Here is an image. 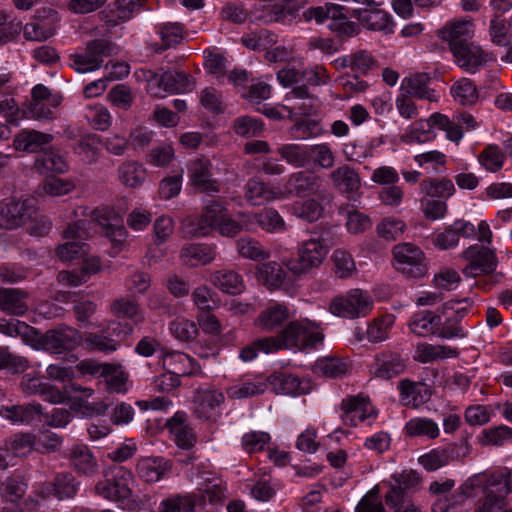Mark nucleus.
<instances>
[{
	"instance_id": "35",
	"label": "nucleus",
	"mask_w": 512,
	"mask_h": 512,
	"mask_svg": "<svg viewBox=\"0 0 512 512\" xmlns=\"http://www.w3.org/2000/svg\"><path fill=\"white\" fill-rule=\"evenodd\" d=\"M53 140L51 134L39 132L36 130L23 131L14 139V147L18 151L37 152L43 145Z\"/></svg>"
},
{
	"instance_id": "56",
	"label": "nucleus",
	"mask_w": 512,
	"mask_h": 512,
	"mask_svg": "<svg viewBox=\"0 0 512 512\" xmlns=\"http://www.w3.org/2000/svg\"><path fill=\"white\" fill-rule=\"evenodd\" d=\"M224 400L225 397L222 392L209 389L198 390L194 397L195 403L204 415L214 411Z\"/></svg>"
},
{
	"instance_id": "2",
	"label": "nucleus",
	"mask_w": 512,
	"mask_h": 512,
	"mask_svg": "<svg viewBox=\"0 0 512 512\" xmlns=\"http://www.w3.org/2000/svg\"><path fill=\"white\" fill-rule=\"evenodd\" d=\"M133 473L123 466L115 465L104 472V480L95 485V493L107 500L122 502L130 498Z\"/></svg>"
},
{
	"instance_id": "36",
	"label": "nucleus",
	"mask_w": 512,
	"mask_h": 512,
	"mask_svg": "<svg viewBox=\"0 0 512 512\" xmlns=\"http://www.w3.org/2000/svg\"><path fill=\"white\" fill-rule=\"evenodd\" d=\"M185 421V414L176 413L167 421V427L170 433L174 435L176 444L183 449H189L194 445L195 436L191 428L185 424Z\"/></svg>"
},
{
	"instance_id": "28",
	"label": "nucleus",
	"mask_w": 512,
	"mask_h": 512,
	"mask_svg": "<svg viewBox=\"0 0 512 512\" xmlns=\"http://www.w3.org/2000/svg\"><path fill=\"white\" fill-rule=\"evenodd\" d=\"M70 464L80 475L92 476L98 470L97 460L92 451L85 445H77L71 449Z\"/></svg>"
},
{
	"instance_id": "18",
	"label": "nucleus",
	"mask_w": 512,
	"mask_h": 512,
	"mask_svg": "<svg viewBox=\"0 0 512 512\" xmlns=\"http://www.w3.org/2000/svg\"><path fill=\"white\" fill-rule=\"evenodd\" d=\"M280 188L265 183L258 178H251L245 185V198L252 205H262L273 200H280Z\"/></svg>"
},
{
	"instance_id": "26",
	"label": "nucleus",
	"mask_w": 512,
	"mask_h": 512,
	"mask_svg": "<svg viewBox=\"0 0 512 512\" xmlns=\"http://www.w3.org/2000/svg\"><path fill=\"white\" fill-rule=\"evenodd\" d=\"M79 482L70 473H60L56 475L53 482L46 483L42 491L47 495H54L59 500L74 498L77 494Z\"/></svg>"
},
{
	"instance_id": "15",
	"label": "nucleus",
	"mask_w": 512,
	"mask_h": 512,
	"mask_svg": "<svg viewBox=\"0 0 512 512\" xmlns=\"http://www.w3.org/2000/svg\"><path fill=\"white\" fill-rule=\"evenodd\" d=\"M469 453V446L467 442H462L460 445L448 446L444 449H434L429 453L420 456L419 463L428 471L437 470L447 465L450 459L465 456Z\"/></svg>"
},
{
	"instance_id": "22",
	"label": "nucleus",
	"mask_w": 512,
	"mask_h": 512,
	"mask_svg": "<svg viewBox=\"0 0 512 512\" xmlns=\"http://www.w3.org/2000/svg\"><path fill=\"white\" fill-rule=\"evenodd\" d=\"M266 382L278 395L297 396L308 392V388L302 386L300 379L292 374L275 372L266 379Z\"/></svg>"
},
{
	"instance_id": "48",
	"label": "nucleus",
	"mask_w": 512,
	"mask_h": 512,
	"mask_svg": "<svg viewBox=\"0 0 512 512\" xmlns=\"http://www.w3.org/2000/svg\"><path fill=\"white\" fill-rule=\"evenodd\" d=\"M267 390V382L244 381L228 388L227 394L232 399H244L263 394Z\"/></svg>"
},
{
	"instance_id": "42",
	"label": "nucleus",
	"mask_w": 512,
	"mask_h": 512,
	"mask_svg": "<svg viewBox=\"0 0 512 512\" xmlns=\"http://www.w3.org/2000/svg\"><path fill=\"white\" fill-rule=\"evenodd\" d=\"M162 82H164V92L168 93H186L194 89L190 76L177 70L163 72Z\"/></svg>"
},
{
	"instance_id": "6",
	"label": "nucleus",
	"mask_w": 512,
	"mask_h": 512,
	"mask_svg": "<svg viewBox=\"0 0 512 512\" xmlns=\"http://www.w3.org/2000/svg\"><path fill=\"white\" fill-rule=\"evenodd\" d=\"M280 193L281 199L309 196L325 199L327 191L319 176L307 171H298L288 176Z\"/></svg>"
},
{
	"instance_id": "64",
	"label": "nucleus",
	"mask_w": 512,
	"mask_h": 512,
	"mask_svg": "<svg viewBox=\"0 0 512 512\" xmlns=\"http://www.w3.org/2000/svg\"><path fill=\"white\" fill-rule=\"evenodd\" d=\"M509 439H512V428L500 425L483 430L479 441L482 445L501 446Z\"/></svg>"
},
{
	"instance_id": "40",
	"label": "nucleus",
	"mask_w": 512,
	"mask_h": 512,
	"mask_svg": "<svg viewBox=\"0 0 512 512\" xmlns=\"http://www.w3.org/2000/svg\"><path fill=\"white\" fill-rule=\"evenodd\" d=\"M457 355V349L448 346L423 344L417 347L414 358L421 363H428L456 357Z\"/></svg>"
},
{
	"instance_id": "32",
	"label": "nucleus",
	"mask_w": 512,
	"mask_h": 512,
	"mask_svg": "<svg viewBox=\"0 0 512 512\" xmlns=\"http://www.w3.org/2000/svg\"><path fill=\"white\" fill-rule=\"evenodd\" d=\"M119 181L128 188L140 187L146 178V169L138 161L127 160L122 162L117 169Z\"/></svg>"
},
{
	"instance_id": "29",
	"label": "nucleus",
	"mask_w": 512,
	"mask_h": 512,
	"mask_svg": "<svg viewBox=\"0 0 512 512\" xmlns=\"http://www.w3.org/2000/svg\"><path fill=\"white\" fill-rule=\"evenodd\" d=\"M41 413L39 404L7 405L0 409V417L13 425H25L31 423Z\"/></svg>"
},
{
	"instance_id": "54",
	"label": "nucleus",
	"mask_w": 512,
	"mask_h": 512,
	"mask_svg": "<svg viewBox=\"0 0 512 512\" xmlns=\"http://www.w3.org/2000/svg\"><path fill=\"white\" fill-rule=\"evenodd\" d=\"M97 49L95 45H87L83 53L71 55L73 61L71 67L78 73H88L99 69L100 60L93 57L92 53Z\"/></svg>"
},
{
	"instance_id": "53",
	"label": "nucleus",
	"mask_w": 512,
	"mask_h": 512,
	"mask_svg": "<svg viewBox=\"0 0 512 512\" xmlns=\"http://www.w3.org/2000/svg\"><path fill=\"white\" fill-rule=\"evenodd\" d=\"M184 237L199 238L206 236L213 229L203 214L187 217L181 226Z\"/></svg>"
},
{
	"instance_id": "3",
	"label": "nucleus",
	"mask_w": 512,
	"mask_h": 512,
	"mask_svg": "<svg viewBox=\"0 0 512 512\" xmlns=\"http://www.w3.org/2000/svg\"><path fill=\"white\" fill-rule=\"evenodd\" d=\"M390 490L385 495L386 504L394 512H419L418 508L406 497V493L420 483L418 473L413 470L392 475Z\"/></svg>"
},
{
	"instance_id": "23",
	"label": "nucleus",
	"mask_w": 512,
	"mask_h": 512,
	"mask_svg": "<svg viewBox=\"0 0 512 512\" xmlns=\"http://www.w3.org/2000/svg\"><path fill=\"white\" fill-rule=\"evenodd\" d=\"M430 80L431 77L427 73H415L402 80L400 89L411 97L433 102L437 100V97L435 91L428 87Z\"/></svg>"
},
{
	"instance_id": "7",
	"label": "nucleus",
	"mask_w": 512,
	"mask_h": 512,
	"mask_svg": "<svg viewBox=\"0 0 512 512\" xmlns=\"http://www.w3.org/2000/svg\"><path fill=\"white\" fill-rule=\"evenodd\" d=\"M372 306L373 301L366 292L352 289L346 295L334 297L329 310L335 316L354 319L366 316Z\"/></svg>"
},
{
	"instance_id": "31",
	"label": "nucleus",
	"mask_w": 512,
	"mask_h": 512,
	"mask_svg": "<svg viewBox=\"0 0 512 512\" xmlns=\"http://www.w3.org/2000/svg\"><path fill=\"white\" fill-rule=\"evenodd\" d=\"M399 390L400 401L406 407L418 408L429 399L426 387L409 379L400 381Z\"/></svg>"
},
{
	"instance_id": "41",
	"label": "nucleus",
	"mask_w": 512,
	"mask_h": 512,
	"mask_svg": "<svg viewBox=\"0 0 512 512\" xmlns=\"http://www.w3.org/2000/svg\"><path fill=\"white\" fill-rule=\"evenodd\" d=\"M35 167L43 174L64 173L68 170L65 158L55 150H48L40 154L35 161Z\"/></svg>"
},
{
	"instance_id": "34",
	"label": "nucleus",
	"mask_w": 512,
	"mask_h": 512,
	"mask_svg": "<svg viewBox=\"0 0 512 512\" xmlns=\"http://www.w3.org/2000/svg\"><path fill=\"white\" fill-rule=\"evenodd\" d=\"M170 469L169 462L163 458H144L137 464V472L140 478L147 483L158 482Z\"/></svg>"
},
{
	"instance_id": "44",
	"label": "nucleus",
	"mask_w": 512,
	"mask_h": 512,
	"mask_svg": "<svg viewBox=\"0 0 512 512\" xmlns=\"http://www.w3.org/2000/svg\"><path fill=\"white\" fill-rule=\"evenodd\" d=\"M435 138L434 130L427 119H420L411 124L406 133L400 137V141L405 144H421Z\"/></svg>"
},
{
	"instance_id": "17",
	"label": "nucleus",
	"mask_w": 512,
	"mask_h": 512,
	"mask_svg": "<svg viewBox=\"0 0 512 512\" xmlns=\"http://www.w3.org/2000/svg\"><path fill=\"white\" fill-rule=\"evenodd\" d=\"M407 361L399 353L391 351L382 352L375 358L373 373L378 378L391 379L406 370Z\"/></svg>"
},
{
	"instance_id": "12",
	"label": "nucleus",
	"mask_w": 512,
	"mask_h": 512,
	"mask_svg": "<svg viewBox=\"0 0 512 512\" xmlns=\"http://www.w3.org/2000/svg\"><path fill=\"white\" fill-rule=\"evenodd\" d=\"M456 65L468 73H475L491 59L488 53L473 42L457 43L451 50Z\"/></svg>"
},
{
	"instance_id": "24",
	"label": "nucleus",
	"mask_w": 512,
	"mask_h": 512,
	"mask_svg": "<svg viewBox=\"0 0 512 512\" xmlns=\"http://www.w3.org/2000/svg\"><path fill=\"white\" fill-rule=\"evenodd\" d=\"M216 255L214 247L202 243L186 244L180 251L183 264L191 267L210 264L215 260Z\"/></svg>"
},
{
	"instance_id": "8",
	"label": "nucleus",
	"mask_w": 512,
	"mask_h": 512,
	"mask_svg": "<svg viewBox=\"0 0 512 512\" xmlns=\"http://www.w3.org/2000/svg\"><path fill=\"white\" fill-rule=\"evenodd\" d=\"M396 269L408 278H422L428 272L423 251L412 243H401L393 248Z\"/></svg>"
},
{
	"instance_id": "16",
	"label": "nucleus",
	"mask_w": 512,
	"mask_h": 512,
	"mask_svg": "<svg viewBox=\"0 0 512 512\" xmlns=\"http://www.w3.org/2000/svg\"><path fill=\"white\" fill-rule=\"evenodd\" d=\"M44 12L46 15H38L25 25L23 30L25 39L31 41H45L54 35L58 15L53 10Z\"/></svg>"
},
{
	"instance_id": "57",
	"label": "nucleus",
	"mask_w": 512,
	"mask_h": 512,
	"mask_svg": "<svg viewBox=\"0 0 512 512\" xmlns=\"http://www.w3.org/2000/svg\"><path fill=\"white\" fill-rule=\"evenodd\" d=\"M175 158V150L170 143H161L149 150L146 162L157 167H167Z\"/></svg>"
},
{
	"instance_id": "49",
	"label": "nucleus",
	"mask_w": 512,
	"mask_h": 512,
	"mask_svg": "<svg viewBox=\"0 0 512 512\" xmlns=\"http://www.w3.org/2000/svg\"><path fill=\"white\" fill-rule=\"evenodd\" d=\"M236 247L238 253L247 259L253 261H263L269 258V252L256 239L243 237L237 240Z\"/></svg>"
},
{
	"instance_id": "51",
	"label": "nucleus",
	"mask_w": 512,
	"mask_h": 512,
	"mask_svg": "<svg viewBox=\"0 0 512 512\" xmlns=\"http://www.w3.org/2000/svg\"><path fill=\"white\" fill-rule=\"evenodd\" d=\"M194 305L201 311L210 312L219 306L217 293L207 285H199L191 294Z\"/></svg>"
},
{
	"instance_id": "5",
	"label": "nucleus",
	"mask_w": 512,
	"mask_h": 512,
	"mask_svg": "<svg viewBox=\"0 0 512 512\" xmlns=\"http://www.w3.org/2000/svg\"><path fill=\"white\" fill-rule=\"evenodd\" d=\"M328 249L318 238H309L298 246L297 256L287 261L286 266L294 275L309 273L324 261Z\"/></svg>"
},
{
	"instance_id": "50",
	"label": "nucleus",
	"mask_w": 512,
	"mask_h": 512,
	"mask_svg": "<svg viewBox=\"0 0 512 512\" xmlns=\"http://www.w3.org/2000/svg\"><path fill=\"white\" fill-rule=\"evenodd\" d=\"M111 312L118 318H127L134 322H142L144 315L139 305L130 299L119 298L112 302Z\"/></svg>"
},
{
	"instance_id": "1",
	"label": "nucleus",
	"mask_w": 512,
	"mask_h": 512,
	"mask_svg": "<svg viewBox=\"0 0 512 512\" xmlns=\"http://www.w3.org/2000/svg\"><path fill=\"white\" fill-rule=\"evenodd\" d=\"M323 338L319 324L303 319L289 322L276 336H271V340H265V345L276 352L283 349L301 351L314 348Z\"/></svg>"
},
{
	"instance_id": "4",
	"label": "nucleus",
	"mask_w": 512,
	"mask_h": 512,
	"mask_svg": "<svg viewBox=\"0 0 512 512\" xmlns=\"http://www.w3.org/2000/svg\"><path fill=\"white\" fill-rule=\"evenodd\" d=\"M133 328L127 323L110 321L99 332L86 333L84 341L91 350L111 353L118 350L122 341L132 334Z\"/></svg>"
},
{
	"instance_id": "14",
	"label": "nucleus",
	"mask_w": 512,
	"mask_h": 512,
	"mask_svg": "<svg viewBox=\"0 0 512 512\" xmlns=\"http://www.w3.org/2000/svg\"><path fill=\"white\" fill-rule=\"evenodd\" d=\"M188 175L192 185L200 192L214 195L219 192L217 181L212 178L211 163L207 158H197L190 162Z\"/></svg>"
},
{
	"instance_id": "25",
	"label": "nucleus",
	"mask_w": 512,
	"mask_h": 512,
	"mask_svg": "<svg viewBox=\"0 0 512 512\" xmlns=\"http://www.w3.org/2000/svg\"><path fill=\"white\" fill-rule=\"evenodd\" d=\"M209 282L226 294L237 295L244 290L242 276L231 269H220L209 275Z\"/></svg>"
},
{
	"instance_id": "60",
	"label": "nucleus",
	"mask_w": 512,
	"mask_h": 512,
	"mask_svg": "<svg viewBox=\"0 0 512 512\" xmlns=\"http://www.w3.org/2000/svg\"><path fill=\"white\" fill-rule=\"evenodd\" d=\"M394 320L393 315H385L375 319L366 330L369 341L377 343L386 340Z\"/></svg>"
},
{
	"instance_id": "39",
	"label": "nucleus",
	"mask_w": 512,
	"mask_h": 512,
	"mask_svg": "<svg viewBox=\"0 0 512 512\" xmlns=\"http://www.w3.org/2000/svg\"><path fill=\"white\" fill-rule=\"evenodd\" d=\"M405 433L409 437H426L428 439H435L440 434L438 424L425 417H416L410 419L405 424Z\"/></svg>"
},
{
	"instance_id": "9",
	"label": "nucleus",
	"mask_w": 512,
	"mask_h": 512,
	"mask_svg": "<svg viewBox=\"0 0 512 512\" xmlns=\"http://www.w3.org/2000/svg\"><path fill=\"white\" fill-rule=\"evenodd\" d=\"M36 212L34 199L12 198L0 203V226L5 229H16L31 220Z\"/></svg>"
},
{
	"instance_id": "13",
	"label": "nucleus",
	"mask_w": 512,
	"mask_h": 512,
	"mask_svg": "<svg viewBox=\"0 0 512 512\" xmlns=\"http://www.w3.org/2000/svg\"><path fill=\"white\" fill-rule=\"evenodd\" d=\"M353 17L369 30L382 32L385 35L394 32V22L391 15L380 8V6L360 5L353 10Z\"/></svg>"
},
{
	"instance_id": "46",
	"label": "nucleus",
	"mask_w": 512,
	"mask_h": 512,
	"mask_svg": "<svg viewBox=\"0 0 512 512\" xmlns=\"http://www.w3.org/2000/svg\"><path fill=\"white\" fill-rule=\"evenodd\" d=\"M322 204L314 198H309L305 201H295L291 206L292 213L305 221L315 222L323 214Z\"/></svg>"
},
{
	"instance_id": "30",
	"label": "nucleus",
	"mask_w": 512,
	"mask_h": 512,
	"mask_svg": "<svg viewBox=\"0 0 512 512\" xmlns=\"http://www.w3.org/2000/svg\"><path fill=\"white\" fill-rule=\"evenodd\" d=\"M472 35V23L469 20H453L439 30L440 38L449 42L450 50L457 43L468 42Z\"/></svg>"
},
{
	"instance_id": "33",
	"label": "nucleus",
	"mask_w": 512,
	"mask_h": 512,
	"mask_svg": "<svg viewBox=\"0 0 512 512\" xmlns=\"http://www.w3.org/2000/svg\"><path fill=\"white\" fill-rule=\"evenodd\" d=\"M289 318V309L280 303H272L266 307L256 318L255 325L271 331L280 326Z\"/></svg>"
},
{
	"instance_id": "55",
	"label": "nucleus",
	"mask_w": 512,
	"mask_h": 512,
	"mask_svg": "<svg viewBox=\"0 0 512 512\" xmlns=\"http://www.w3.org/2000/svg\"><path fill=\"white\" fill-rule=\"evenodd\" d=\"M316 370L329 378H338L347 372V364L335 356H326L318 359L315 363Z\"/></svg>"
},
{
	"instance_id": "21",
	"label": "nucleus",
	"mask_w": 512,
	"mask_h": 512,
	"mask_svg": "<svg viewBox=\"0 0 512 512\" xmlns=\"http://www.w3.org/2000/svg\"><path fill=\"white\" fill-rule=\"evenodd\" d=\"M163 366L179 376H192L200 372V365L189 355L178 352H163Z\"/></svg>"
},
{
	"instance_id": "47",
	"label": "nucleus",
	"mask_w": 512,
	"mask_h": 512,
	"mask_svg": "<svg viewBox=\"0 0 512 512\" xmlns=\"http://www.w3.org/2000/svg\"><path fill=\"white\" fill-rule=\"evenodd\" d=\"M421 190L429 197L447 198L454 194L455 186L447 178H430L423 180L420 184Z\"/></svg>"
},
{
	"instance_id": "45",
	"label": "nucleus",
	"mask_w": 512,
	"mask_h": 512,
	"mask_svg": "<svg viewBox=\"0 0 512 512\" xmlns=\"http://www.w3.org/2000/svg\"><path fill=\"white\" fill-rule=\"evenodd\" d=\"M196 505L195 495H175L163 499L159 504L158 510L159 512H195Z\"/></svg>"
},
{
	"instance_id": "27",
	"label": "nucleus",
	"mask_w": 512,
	"mask_h": 512,
	"mask_svg": "<svg viewBox=\"0 0 512 512\" xmlns=\"http://www.w3.org/2000/svg\"><path fill=\"white\" fill-rule=\"evenodd\" d=\"M329 179L333 187L341 193H355L361 186L359 174L348 165H342L334 169L330 173Z\"/></svg>"
},
{
	"instance_id": "37",
	"label": "nucleus",
	"mask_w": 512,
	"mask_h": 512,
	"mask_svg": "<svg viewBox=\"0 0 512 512\" xmlns=\"http://www.w3.org/2000/svg\"><path fill=\"white\" fill-rule=\"evenodd\" d=\"M25 294L17 289L0 288V309L8 314L21 316L27 311Z\"/></svg>"
},
{
	"instance_id": "10",
	"label": "nucleus",
	"mask_w": 512,
	"mask_h": 512,
	"mask_svg": "<svg viewBox=\"0 0 512 512\" xmlns=\"http://www.w3.org/2000/svg\"><path fill=\"white\" fill-rule=\"evenodd\" d=\"M462 256L469 262V264L462 269V273L466 277H476L480 274L492 273L498 264L495 252L478 244L468 247L463 252Z\"/></svg>"
},
{
	"instance_id": "58",
	"label": "nucleus",
	"mask_w": 512,
	"mask_h": 512,
	"mask_svg": "<svg viewBox=\"0 0 512 512\" xmlns=\"http://www.w3.org/2000/svg\"><path fill=\"white\" fill-rule=\"evenodd\" d=\"M26 492V483L21 475L8 477L3 483L1 496L5 502L17 503Z\"/></svg>"
},
{
	"instance_id": "63",
	"label": "nucleus",
	"mask_w": 512,
	"mask_h": 512,
	"mask_svg": "<svg viewBox=\"0 0 512 512\" xmlns=\"http://www.w3.org/2000/svg\"><path fill=\"white\" fill-rule=\"evenodd\" d=\"M158 31L162 41L159 50L162 51L179 44L183 38V29L179 23H163L159 25Z\"/></svg>"
},
{
	"instance_id": "43",
	"label": "nucleus",
	"mask_w": 512,
	"mask_h": 512,
	"mask_svg": "<svg viewBox=\"0 0 512 512\" xmlns=\"http://www.w3.org/2000/svg\"><path fill=\"white\" fill-rule=\"evenodd\" d=\"M453 99L463 106L474 105L478 99V90L474 83L468 78H461L451 86Z\"/></svg>"
},
{
	"instance_id": "38",
	"label": "nucleus",
	"mask_w": 512,
	"mask_h": 512,
	"mask_svg": "<svg viewBox=\"0 0 512 512\" xmlns=\"http://www.w3.org/2000/svg\"><path fill=\"white\" fill-rule=\"evenodd\" d=\"M442 324L441 317L431 311L415 314L410 322V330L422 337L436 335V329Z\"/></svg>"
},
{
	"instance_id": "59",
	"label": "nucleus",
	"mask_w": 512,
	"mask_h": 512,
	"mask_svg": "<svg viewBox=\"0 0 512 512\" xmlns=\"http://www.w3.org/2000/svg\"><path fill=\"white\" fill-rule=\"evenodd\" d=\"M427 121L429 122L432 130H434L435 127L444 130L447 138L451 141L459 142L463 137V132L459 125L451 122L449 118L443 114L434 113L427 119Z\"/></svg>"
},
{
	"instance_id": "61",
	"label": "nucleus",
	"mask_w": 512,
	"mask_h": 512,
	"mask_svg": "<svg viewBox=\"0 0 512 512\" xmlns=\"http://www.w3.org/2000/svg\"><path fill=\"white\" fill-rule=\"evenodd\" d=\"M280 156L295 167H304L309 160V153L298 144H285L278 149Z\"/></svg>"
},
{
	"instance_id": "11",
	"label": "nucleus",
	"mask_w": 512,
	"mask_h": 512,
	"mask_svg": "<svg viewBox=\"0 0 512 512\" xmlns=\"http://www.w3.org/2000/svg\"><path fill=\"white\" fill-rule=\"evenodd\" d=\"M81 342L78 330L65 325H59L54 329L46 331L40 344L45 351L60 354L75 349Z\"/></svg>"
},
{
	"instance_id": "19",
	"label": "nucleus",
	"mask_w": 512,
	"mask_h": 512,
	"mask_svg": "<svg viewBox=\"0 0 512 512\" xmlns=\"http://www.w3.org/2000/svg\"><path fill=\"white\" fill-rule=\"evenodd\" d=\"M257 227L271 233L279 232L285 230V221L277 210L268 208L248 216L245 220L246 231H256Z\"/></svg>"
},
{
	"instance_id": "52",
	"label": "nucleus",
	"mask_w": 512,
	"mask_h": 512,
	"mask_svg": "<svg viewBox=\"0 0 512 512\" xmlns=\"http://www.w3.org/2000/svg\"><path fill=\"white\" fill-rule=\"evenodd\" d=\"M334 273L340 279L352 277L356 272V264L352 256L341 249H337L332 254Z\"/></svg>"
},
{
	"instance_id": "20",
	"label": "nucleus",
	"mask_w": 512,
	"mask_h": 512,
	"mask_svg": "<svg viewBox=\"0 0 512 512\" xmlns=\"http://www.w3.org/2000/svg\"><path fill=\"white\" fill-rule=\"evenodd\" d=\"M341 410L343 411L342 419L346 424L356 426L359 422H363L372 413L369 401L362 396H349L342 400Z\"/></svg>"
},
{
	"instance_id": "62",
	"label": "nucleus",
	"mask_w": 512,
	"mask_h": 512,
	"mask_svg": "<svg viewBox=\"0 0 512 512\" xmlns=\"http://www.w3.org/2000/svg\"><path fill=\"white\" fill-rule=\"evenodd\" d=\"M56 255L61 261L83 258L88 253V245L82 241H67L56 247Z\"/></svg>"
}]
</instances>
